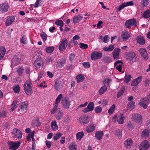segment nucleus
<instances>
[{"label":"nucleus","instance_id":"1","mask_svg":"<svg viewBox=\"0 0 150 150\" xmlns=\"http://www.w3.org/2000/svg\"><path fill=\"white\" fill-rule=\"evenodd\" d=\"M103 56V53L100 52L94 51L91 54L92 60L96 61L101 59Z\"/></svg>","mask_w":150,"mask_h":150},{"label":"nucleus","instance_id":"2","mask_svg":"<svg viewBox=\"0 0 150 150\" xmlns=\"http://www.w3.org/2000/svg\"><path fill=\"white\" fill-rule=\"evenodd\" d=\"M64 82L63 79L60 78H57L56 80V81L54 85L55 89L57 91H59L62 87Z\"/></svg>","mask_w":150,"mask_h":150},{"label":"nucleus","instance_id":"3","mask_svg":"<svg viewBox=\"0 0 150 150\" xmlns=\"http://www.w3.org/2000/svg\"><path fill=\"white\" fill-rule=\"evenodd\" d=\"M137 21L135 19H131L127 21L125 23V25L126 27L130 29L131 26H137Z\"/></svg>","mask_w":150,"mask_h":150},{"label":"nucleus","instance_id":"4","mask_svg":"<svg viewBox=\"0 0 150 150\" xmlns=\"http://www.w3.org/2000/svg\"><path fill=\"white\" fill-rule=\"evenodd\" d=\"M8 145L9 147V149L11 150H16L18 149L20 146L21 143L18 142H16L11 141H8Z\"/></svg>","mask_w":150,"mask_h":150},{"label":"nucleus","instance_id":"5","mask_svg":"<svg viewBox=\"0 0 150 150\" xmlns=\"http://www.w3.org/2000/svg\"><path fill=\"white\" fill-rule=\"evenodd\" d=\"M14 138L16 139H20L22 137V133L20 130L17 128H14L13 130Z\"/></svg>","mask_w":150,"mask_h":150},{"label":"nucleus","instance_id":"6","mask_svg":"<svg viewBox=\"0 0 150 150\" xmlns=\"http://www.w3.org/2000/svg\"><path fill=\"white\" fill-rule=\"evenodd\" d=\"M136 54L132 51H130L127 53L126 54V59L129 61L132 60L133 62H135L136 60Z\"/></svg>","mask_w":150,"mask_h":150},{"label":"nucleus","instance_id":"7","mask_svg":"<svg viewBox=\"0 0 150 150\" xmlns=\"http://www.w3.org/2000/svg\"><path fill=\"white\" fill-rule=\"evenodd\" d=\"M63 108L64 109H67L69 108L70 105V101L69 98L67 97H64L62 101Z\"/></svg>","mask_w":150,"mask_h":150},{"label":"nucleus","instance_id":"8","mask_svg":"<svg viewBox=\"0 0 150 150\" xmlns=\"http://www.w3.org/2000/svg\"><path fill=\"white\" fill-rule=\"evenodd\" d=\"M132 119L133 121L139 124L142 123V117L140 114L136 113L134 114L132 116Z\"/></svg>","mask_w":150,"mask_h":150},{"label":"nucleus","instance_id":"9","mask_svg":"<svg viewBox=\"0 0 150 150\" xmlns=\"http://www.w3.org/2000/svg\"><path fill=\"white\" fill-rule=\"evenodd\" d=\"M9 6L8 4L4 2L0 4V11L2 13H5L8 11Z\"/></svg>","mask_w":150,"mask_h":150},{"label":"nucleus","instance_id":"10","mask_svg":"<svg viewBox=\"0 0 150 150\" xmlns=\"http://www.w3.org/2000/svg\"><path fill=\"white\" fill-rule=\"evenodd\" d=\"M28 103L27 102H24L22 103L21 106L18 109V111H21L23 114H24L27 111Z\"/></svg>","mask_w":150,"mask_h":150},{"label":"nucleus","instance_id":"11","mask_svg":"<svg viewBox=\"0 0 150 150\" xmlns=\"http://www.w3.org/2000/svg\"><path fill=\"white\" fill-rule=\"evenodd\" d=\"M150 147V144L149 142L145 140L143 141L139 146L140 150H147Z\"/></svg>","mask_w":150,"mask_h":150},{"label":"nucleus","instance_id":"12","mask_svg":"<svg viewBox=\"0 0 150 150\" xmlns=\"http://www.w3.org/2000/svg\"><path fill=\"white\" fill-rule=\"evenodd\" d=\"M68 40L66 38H63L59 45V49L60 51H63L67 47Z\"/></svg>","mask_w":150,"mask_h":150},{"label":"nucleus","instance_id":"13","mask_svg":"<svg viewBox=\"0 0 150 150\" xmlns=\"http://www.w3.org/2000/svg\"><path fill=\"white\" fill-rule=\"evenodd\" d=\"M43 60L41 58H38L35 60L34 63V66L36 67L40 68L43 66Z\"/></svg>","mask_w":150,"mask_h":150},{"label":"nucleus","instance_id":"14","mask_svg":"<svg viewBox=\"0 0 150 150\" xmlns=\"http://www.w3.org/2000/svg\"><path fill=\"white\" fill-rule=\"evenodd\" d=\"M139 52L143 59L146 60L148 59L149 57L147 52L145 48H141L139 50Z\"/></svg>","mask_w":150,"mask_h":150},{"label":"nucleus","instance_id":"15","mask_svg":"<svg viewBox=\"0 0 150 150\" xmlns=\"http://www.w3.org/2000/svg\"><path fill=\"white\" fill-rule=\"evenodd\" d=\"M94 108V103L93 102H91L89 103L87 107L83 110V111L84 113L91 111L93 110Z\"/></svg>","mask_w":150,"mask_h":150},{"label":"nucleus","instance_id":"16","mask_svg":"<svg viewBox=\"0 0 150 150\" xmlns=\"http://www.w3.org/2000/svg\"><path fill=\"white\" fill-rule=\"evenodd\" d=\"M90 118L86 115L82 116L79 119V122L83 125L87 124L89 122Z\"/></svg>","mask_w":150,"mask_h":150},{"label":"nucleus","instance_id":"17","mask_svg":"<svg viewBox=\"0 0 150 150\" xmlns=\"http://www.w3.org/2000/svg\"><path fill=\"white\" fill-rule=\"evenodd\" d=\"M56 119L57 120H60L63 118V112L62 110L59 109L57 110L55 114V116Z\"/></svg>","mask_w":150,"mask_h":150},{"label":"nucleus","instance_id":"18","mask_svg":"<svg viewBox=\"0 0 150 150\" xmlns=\"http://www.w3.org/2000/svg\"><path fill=\"white\" fill-rule=\"evenodd\" d=\"M65 63V60L64 58L59 59L57 62L56 67L58 68H61L63 67Z\"/></svg>","mask_w":150,"mask_h":150},{"label":"nucleus","instance_id":"19","mask_svg":"<svg viewBox=\"0 0 150 150\" xmlns=\"http://www.w3.org/2000/svg\"><path fill=\"white\" fill-rule=\"evenodd\" d=\"M120 49L118 48L115 49L112 52V55L114 59L117 60L119 59Z\"/></svg>","mask_w":150,"mask_h":150},{"label":"nucleus","instance_id":"20","mask_svg":"<svg viewBox=\"0 0 150 150\" xmlns=\"http://www.w3.org/2000/svg\"><path fill=\"white\" fill-rule=\"evenodd\" d=\"M83 18V16L81 14L75 16L73 18V23H79Z\"/></svg>","mask_w":150,"mask_h":150},{"label":"nucleus","instance_id":"21","mask_svg":"<svg viewBox=\"0 0 150 150\" xmlns=\"http://www.w3.org/2000/svg\"><path fill=\"white\" fill-rule=\"evenodd\" d=\"M15 20V17L13 16H8L6 22V26L10 25L12 24Z\"/></svg>","mask_w":150,"mask_h":150},{"label":"nucleus","instance_id":"22","mask_svg":"<svg viewBox=\"0 0 150 150\" xmlns=\"http://www.w3.org/2000/svg\"><path fill=\"white\" fill-rule=\"evenodd\" d=\"M95 127H96L94 124L92 123L90 125L87 126L86 130L88 133L91 132L95 129Z\"/></svg>","mask_w":150,"mask_h":150},{"label":"nucleus","instance_id":"23","mask_svg":"<svg viewBox=\"0 0 150 150\" xmlns=\"http://www.w3.org/2000/svg\"><path fill=\"white\" fill-rule=\"evenodd\" d=\"M137 42L141 45H143L145 43L144 39L143 36L139 35L137 37Z\"/></svg>","mask_w":150,"mask_h":150},{"label":"nucleus","instance_id":"24","mask_svg":"<svg viewBox=\"0 0 150 150\" xmlns=\"http://www.w3.org/2000/svg\"><path fill=\"white\" fill-rule=\"evenodd\" d=\"M122 37L123 40L126 41L130 38V35L128 32L124 31L122 33Z\"/></svg>","mask_w":150,"mask_h":150},{"label":"nucleus","instance_id":"25","mask_svg":"<svg viewBox=\"0 0 150 150\" xmlns=\"http://www.w3.org/2000/svg\"><path fill=\"white\" fill-rule=\"evenodd\" d=\"M125 119L124 116L123 114H121L120 115H119L117 117V122L119 124H123Z\"/></svg>","mask_w":150,"mask_h":150},{"label":"nucleus","instance_id":"26","mask_svg":"<svg viewBox=\"0 0 150 150\" xmlns=\"http://www.w3.org/2000/svg\"><path fill=\"white\" fill-rule=\"evenodd\" d=\"M132 140L130 139H127L125 142L124 143L125 146L127 148H130L132 144Z\"/></svg>","mask_w":150,"mask_h":150},{"label":"nucleus","instance_id":"27","mask_svg":"<svg viewBox=\"0 0 150 150\" xmlns=\"http://www.w3.org/2000/svg\"><path fill=\"white\" fill-rule=\"evenodd\" d=\"M6 52V50L4 47L3 46L0 47V60L4 58Z\"/></svg>","mask_w":150,"mask_h":150},{"label":"nucleus","instance_id":"28","mask_svg":"<svg viewBox=\"0 0 150 150\" xmlns=\"http://www.w3.org/2000/svg\"><path fill=\"white\" fill-rule=\"evenodd\" d=\"M20 61V59L17 56H15L13 59L12 60V63L14 65H17L19 64Z\"/></svg>","mask_w":150,"mask_h":150},{"label":"nucleus","instance_id":"29","mask_svg":"<svg viewBox=\"0 0 150 150\" xmlns=\"http://www.w3.org/2000/svg\"><path fill=\"white\" fill-rule=\"evenodd\" d=\"M150 131L146 129L144 130L142 132L141 137L142 138H146L148 137Z\"/></svg>","mask_w":150,"mask_h":150},{"label":"nucleus","instance_id":"30","mask_svg":"<svg viewBox=\"0 0 150 150\" xmlns=\"http://www.w3.org/2000/svg\"><path fill=\"white\" fill-rule=\"evenodd\" d=\"M51 127L53 130L56 131L58 129V127L57 122L55 120H54L51 123Z\"/></svg>","mask_w":150,"mask_h":150},{"label":"nucleus","instance_id":"31","mask_svg":"<svg viewBox=\"0 0 150 150\" xmlns=\"http://www.w3.org/2000/svg\"><path fill=\"white\" fill-rule=\"evenodd\" d=\"M103 132L102 131L97 132L95 134V137L98 140H100L102 137Z\"/></svg>","mask_w":150,"mask_h":150},{"label":"nucleus","instance_id":"32","mask_svg":"<svg viewBox=\"0 0 150 150\" xmlns=\"http://www.w3.org/2000/svg\"><path fill=\"white\" fill-rule=\"evenodd\" d=\"M114 45H111L108 47H104L103 48V50L105 51L110 52L112 51L114 49Z\"/></svg>","mask_w":150,"mask_h":150},{"label":"nucleus","instance_id":"33","mask_svg":"<svg viewBox=\"0 0 150 150\" xmlns=\"http://www.w3.org/2000/svg\"><path fill=\"white\" fill-rule=\"evenodd\" d=\"M69 150H77V146L75 142H73L70 144L69 147Z\"/></svg>","mask_w":150,"mask_h":150},{"label":"nucleus","instance_id":"34","mask_svg":"<svg viewBox=\"0 0 150 150\" xmlns=\"http://www.w3.org/2000/svg\"><path fill=\"white\" fill-rule=\"evenodd\" d=\"M84 76L81 74L77 75L76 78V80L77 83L82 82L84 80Z\"/></svg>","mask_w":150,"mask_h":150},{"label":"nucleus","instance_id":"35","mask_svg":"<svg viewBox=\"0 0 150 150\" xmlns=\"http://www.w3.org/2000/svg\"><path fill=\"white\" fill-rule=\"evenodd\" d=\"M107 89V88L106 86L104 85L102 86L98 91V94L99 95H101L103 94L104 92H105Z\"/></svg>","mask_w":150,"mask_h":150},{"label":"nucleus","instance_id":"36","mask_svg":"<svg viewBox=\"0 0 150 150\" xmlns=\"http://www.w3.org/2000/svg\"><path fill=\"white\" fill-rule=\"evenodd\" d=\"M24 69L23 66H19L17 68V72L19 76H21L23 74Z\"/></svg>","mask_w":150,"mask_h":150},{"label":"nucleus","instance_id":"37","mask_svg":"<svg viewBox=\"0 0 150 150\" xmlns=\"http://www.w3.org/2000/svg\"><path fill=\"white\" fill-rule=\"evenodd\" d=\"M111 58L109 56H105L103 57L102 61L105 63H109L111 62Z\"/></svg>","mask_w":150,"mask_h":150},{"label":"nucleus","instance_id":"38","mask_svg":"<svg viewBox=\"0 0 150 150\" xmlns=\"http://www.w3.org/2000/svg\"><path fill=\"white\" fill-rule=\"evenodd\" d=\"M135 102L132 101L129 103L127 104V107L130 110H132L135 108Z\"/></svg>","mask_w":150,"mask_h":150},{"label":"nucleus","instance_id":"39","mask_svg":"<svg viewBox=\"0 0 150 150\" xmlns=\"http://www.w3.org/2000/svg\"><path fill=\"white\" fill-rule=\"evenodd\" d=\"M31 84L32 83L30 80H27L24 84V87L32 88Z\"/></svg>","mask_w":150,"mask_h":150},{"label":"nucleus","instance_id":"40","mask_svg":"<svg viewBox=\"0 0 150 150\" xmlns=\"http://www.w3.org/2000/svg\"><path fill=\"white\" fill-rule=\"evenodd\" d=\"M84 135V133L83 132H79L76 134V137L77 139L80 140Z\"/></svg>","mask_w":150,"mask_h":150},{"label":"nucleus","instance_id":"41","mask_svg":"<svg viewBox=\"0 0 150 150\" xmlns=\"http://www.w3.org/2000/svg\"><path fill=\"white\" fill-rule=\"evenodd\" d=\"M132 76L130 75H125L124 78H125V82L126 83H127L131 80V79L132 78Z\"/></svg>","mask_w":150,"mask_h":150},{"label":"nucleus","instance_id":"42","mask_svg":"<svg viewBox=\"0 0 150 150\" xmlns=\"http://www.w3.org/2000/svg\"><path fill=\"white\" fill-rule=\"evenodd\" d=\"M125 91V88L124 86H122L120 90L118 91L117 92V97L118 98L120 97L124 93Z\"/></svg>","mask_w":150,"mask_h":150},{"label":"nucleus","instance_id":"43","mask_svg":"<svg viewBox=\"0 0 150 150\" xmlns=\"http://www.w3.org/2000/svg\"><path fill=\"white\" fill-rule=\"evenodd\" d=\"M42 0H37L35 4H31L30 6L31 7L33 6L37 8L39 6H40V3L42 2Z\"/></svg>","mask_w":150,"mask_h":150},{"label":"nucleus","instance_id":"44","mask_svg":"<svg viewBox=\"0 0 150 150\" xmlns=\"http://www.w3.org/2000/svg\"><path fill=\"white\" fill-rule=\"evenodd\" d=\"M150 10L148 9L145 11L143 14V16L146 18H147L150 17Z\"/></svg>","mask_w":150,"mask_h":150},{"label":"nucleus","instance_id":"45","mask_svg":"<svg viewBox=\"0 0 150 150\" xmlns=\"http://www.w3.org/2000/svg\"><path fill=\"white\" fill-rule=\"evenodd\" d=\"M100 38L105 43L107 42L110 39L108 35L105 36L103 38L102 36H100Z\"/></svg>","mask_w":150,"mask_h":150},{"label":"nucleus","instance_id":"46","mask_svg":"<svg viewBox=\"0 0 150 150\" xmlns=\"http://www.w3.org/2000/svg\"><path fill=\"white\" fill-rule=\"evenodd\" d=\"M24 88L25 92L27 95H29L33 93L32 88Z\"/></svg>","mask_w":150,"mask_h":150},{"label":"nucleus","instance_id":"47","mask_svg":"<svg viewBox=\"0 0 150 150\" xmlns=\"http://www.w3.org/2000/svg\"><path fill=\"white\" fill-rule=\"evenodd\" d=\"M54 50V47H48L45 48L46 52L48 53H50L53 52Z\"/></svg>","mask_w":150,"mask_h":150},{"label":"nucleus","instance_id":"48","mask_svg":"<svg viewBox=\"0 0 150 150\" xmlns=\"http://www.w3.org/2000/svg\"><path fill=\"white\" fill-rule=\"evenodd\" d=\"M40 36L44 42H45L47 40V34L44 32H42L40 34Z\"/></svg>","mask_w":150,"mask_h":150},{"label":"nucleus","instance_id":"49","mask_svg":"<svg viewBox=\"0 0 150 150\" xmlns=\"http://www.w3.org/2000/svg\"><path fill=\"white\" fill-rule=\"evenodd\" d=\"M115 109V105L113 104L108 110V113L109 115L112 114Z\"/></svg>","mask_w":150,"mask_h":150},{"label":"nucleus","instance_id":"50","mask_svg":"<svg viewBox=\"0 0 150 150\" xmlns=\"http://www.w3.org/2000/svg\"><path fill=\"white\" fill-rule=\"evenodd\" d=\"M14 92L15 93H18L20 92V87L18 85H16L13 87V88Z\"/></svg>","mask_w":150,"mask_h":150},{"label":"nucleus","instance_id":"51","mask_svg":"<svg viewBox=\"0 0 150 150\" xmlns=\"http://www.w3.org/2000/svg\"><path fill=\"white\" fill-rule=\"evenodd\" d=\"M62 135V134L60 132H58L57 133L54 137L53 139L54 140H57Z\"/></svg>","mask_w":150,"mask_h":150},{"label":"nucleus","instance_id":"52","mask_svg":"<svg viewBox=\"0 0 150 150\" xmlns=\"http://www.w3.org/2000/svg\"><path fill=\"white\" fill-rule=\"evenodd\" d=\"M79 47L81 49H85L88 47V45L87 44L80 43L79 44Z\"/></svg>","mask_w":150,"mask_h":150},{"label":"nucleus","instance_id":"53","mask_svg":"<svg viewBox=\"0 0 150 150\" xmlns=\"http://www.w3.org/2000/svg\"><path fill=\"white\" fill-rule=\"evenodd\" d=\"M95 111L96 113H99L102 111V108L100 106H98L95 108Z\"/></svg>","mask_w":150,"mask_h":150},{"label":"nucleus","instance_id":"54","mask_svg":"<svg viewBox=\"0 0 150 150\" xmlns=\"http://www.w3.org/2000/svg\"><path fill=\"white\" fill-rule=\"evenodd\" d=\"M27 38L26 36L23 35L22 37L21 41L23 44H25L27 43Z\"/></svg>","mask_w":150,"mask_h":150},{"label":"nucleus","instance_id":"55","mask_svg":"<svg viewBox=\"0 0 150 150\" xmlns=\"http://www.w3.org/2000/svg\"><path fill=\"white\" fill-rule=\"evenodd\" d=\"M148 0H142V4L143 7L146 6L148 4Z\"/></svg>","mask_w":150,"mask_h":150},{"label":"nucleus","instance_id":"56","mask_svg":"<svg viewBox=\"0 0 150 150\" xmlns=\"http://www.w3.org/2000/svg\"><path fill=\"white\" fill-rule=\"evenodd\" d=\"M147 98H142L140 99V102L139 103V105L143 104H146V103L147 102Z\"/></svg>","mask_w":150,"mask_h":150},{"label":"nucleus","instance_id":"57","mask_svg":"<svg viewBox=\"0 0 150 150\" xmlns=\"http://www.w3.org/2000/svg\"><path fill=\"white\" fill-rule=\"evenodd\" d=\"M55 24L60 26H63L64 23L63 21L61 20H59L55 22Z\"/></svg>","mask_w":150,"mask_h":150},{"label":"nucleus","instance_id":"58","mask_svg":"<svg viewBox=\"0 0 150 150\" xmlns=\"http://www.w3.org/2000/svg\"><path fill=\"white\" fill-rule=\"evenodd\" d=\"M6 112L3 111H2L0 112V117L1 118H4L6 115Z\"/></svg>","mask_w":150,"mask_h":150},{"label":"nucleus","instance_id":"59","mask_svg":"<svg viewBox=\"0 0 150 150\" xmlns=\"http://www.w3.org/2000/svg\"><path fill=\"white\" fill-rule=\"evenodd\" d=\"M123 3L125 7L128 6H132L133 5V3L132 1H129L127 2H124Z\"/></svg>","mask_w":150,"mask_h":150},{"label":"nucleus","instance_id":"60","mask_svg":"<svg viewBox=\"0 0 150 150\" xmlns=\"http://www.w3.org/2000/svg\"><path fill=\"white\" fill-rule=\"evenodd\" d=\"M43 74V73L42 71L40 72L39 74L38 78L35 81L36 82H38L39 81L40 79L42 77Z\"/></svg>","mask_w":150,"mask_h":150},{"label":"nucleus","instance_id":"61","mask_svg":"<svg viewBox=\"0 0 150 150\" xmlns=\"http://www.w3.org/2000/svg\"><path fill=\"white\" fill-rule=\"evenodd\" d=\"M82 65L85 68H89L90 67V64L89 62H84L82 63Z\"/></svg>","mask_w":150,"mask_h":150},{"label":"nucleus","instance_id":"62","mask_svg":"<svg viewBox=\"0 0 150 150\" xmlns=\"http://www.w3.org/2000/svg\"><path fill=\"white\" fill-rule=\"evenodd\" d=\"M62 94H59L57 98L56 101V102H58L59 103L61 100V99L62 98Z\"/></svg>","mask_w":150,"mask_h":150},{"label":"nucleus","instance_id":"63","mask_svg":"<svg viewBox=\"0 0 150 150\" xmlns=\"http://www.w3.org/2000/svg\"><path fill=\"white\" fill-rule=\"evenodd\" d=\"M16 102L17 101L16 100H14L11 104V105H14L13 107L11 108L12 111H13L16 108Z\"/></svg>","mask_w":150,"mask_h":150},{"label":"nucleus","instance_id":"64","mask_svg":"<svg viewBox=\"0 0 150 150\" xmlns=\"http://www.w3.org/2000/svg\"><path fill=\"white\" fill-rule=\"evenodd\" d=\"M125 7L123 3H122L117 8V10L120 11L123 8Z\"/></svg>","mask_w":150,"mask_h":150}]
</instances>
